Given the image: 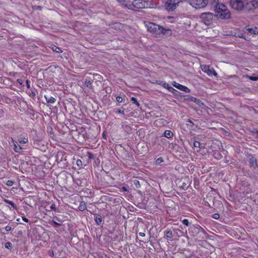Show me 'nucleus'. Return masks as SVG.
Wrapping results in <instances>:
<instances>
[{
    "mask_svg": "<svg viewBox=\"0 0 258 258\" xmlns=\"http://www.w3.org/2000/svg\"><path fill=\"white\" fill-rule=\"evenodd\" d=\"M149 7V1L144 0H134L132 2H127L125 4V8L133 11H136L140 9L148 8Z\"/></svg>",
    "mask_w": 258,
    "mask_h": 258,
    "instance_id": "f257e3e1",
    "label": "nucleus"
},
{
    "mask_svg": "<svg viewBox=\"0 0 258 258\" xmlns=\"http://www.w3.org/2000/svg\"><path fill=\"white\" fill-rule=\"evenodd\" d=\"M217 15L222 19H228L230 18V13L226 6L222 3L217 4L215 7Z\"/></svg>",
    "mask_w": 258,
    "mask_h": 258,
    "instance_id": "f03ea898",
    "label": "nucleus"
},
{
    "mask_svg": "<svg viewBox=\"0 0 258 258\" xmlns=\"http://www.w3.org/2000/svg\"><path fill=\"white\" fill-rule=\"evenodd\" d=\"M231 7L236 11H242L245 9V3L244 0H230Z\"/></svg>",
    "mask_w": 258,
    "mask_h": 258,
    "instance_id": "7ed1b4c3",
    "label": "nucleus"
},
{
    "mask_svg": "<svg viewBox=\"0 0 258 258\" xmlns=\"http://www.w3.org/2000/svg\"><path fill=\"white\" fill-rule=\"evenodd\" d=\"M145 26L148 31L157 34L158 31H162V28L160 27L159 25L151 22L145 23Z\"/></svg>",
    "mask_w": 258,
    "mask_h": 258,
    "instance_id": "20e7f679",
    "label": "nucleus"
},
{
    "mask_svg": "<svg viewBox=\"0 0 258 258\" xmlns=\"http://www.w3.org/2000/svg\"><path fill=\"white\" fill-rule=\"evenodd\" d=\"M190 5L196 9H202L205 8L208 3L206 0H189Z\"/></svg>",
    "mask_w": 258,
    "mask_h": 258,
    "instance_id": "39448f33",
    "label": "nucleus"
},
{
    "mask_svg": "<svg viewBox=\"0 0 258 258\" xmlns=\"http://www.w3.org/2000/svg\"><path fill=\"white\" fill-rule=\"evenodd\" d=\"M215 16L212 13L207 12L201 14V18L206 25H210Z\"/></svg>",
    "mask_w": 258,
    "mask_h": 258,
    "instance_id": "423d86ee",
    "label": "nucleus"
},
{
    "mask_svg": "<svg viewBox=\"0 0 258 258\" xmlns=\"http://www.w3.org/2000/svg\"><path fill=\"white\" fill-rule=\"evenodd\" d=\"M258 8V1L252 0L245 3V10L247 11H253Z\"/></svg>",
    "mask_w": 258,
    "mask_h": 258,
    "instance_id": "0eeeda50",
    "label": "nucleus"
},
{
    "mask_svg": "<svg viewBox=\"0 0 258 258\" xmlns=\"http://www.w3.org/2000/svg\"><path fill=\"white\" fill-rule=\"evenodd\" d=\"M201 69L202 71L207 73L209 76H216L217 74L214 71L213 68H211L209 66L202 65L201 66Z\"/></svg>",
    "mask_w": 258,
    "mask_h": 258,
    "instance_id": "6e6552de",
    "label": "nucleus"
},
{
    "mask_svg": "<svg viewBox=\"0 0 258 258\" xmlns=\"http://www.w3.org/2000/svg\"><path fill=\"white\" fill-rule=\"evenodd\" d=\"M177 5H178V3H176L171 0H168L165 3V6L166 9L168 11H173L175 9Z\"/></svg>",
    "mask_w": 258,
    "mask_h": 258,
    "instance_id": "1a4fd4ad",
    "label": "nucleus"
},
{
    "mask_svg": "<svg viewBox=\"0 0 258 258\" xmlns=\"http://www.w3.org/2000/svg\"><path fill=\"white\" fill-rule=\"evenodd\" d=\"M172 85L174 87L176 88L177 89H178L181 91H182L186 93L190 92V90L186 86L182 85H181L179 83H177L175 82H173L172 83Z\"/></svg>",
    "mask_w": 258,
    "mask_h": 258,
    "instance_id": "9d476101",
    "label": "nucleus"
},
{
    "mask_svg": "<svg viewBox=\"0 0 258 258\" xmlns=\"http://www.w3.org/2000/svg\"><path fill=\"white\" fill-rule=\"evenodd\" d=\"M12 143H13L14 144V150L17 152V153H20L22 150L23 149H24L23 148H22L21 146H20L19 145H18L17 144V142L15 141L14 140H13V139H12Z\"/></svg>",
    "mask_w": 258,
    "mask_h": 258,
    "instance_id": "9b49d317",
    "label": "nucleus"
},
{
    "mask_svg": "<svg viewBox=\"0 0 258 258\" xmlns=\"http://www.w3.org/2000/svg\"><path fill=\"white\" fill-rule=\"evenodd\" d=\"M44 98L48 103L52 104L56 101V99L54 97L50 96L44 95Z\"/></svg>",
    "mask_w": 258,
    "mask_h": 258,
    "instance_id": "f8f14e48",
    "label": "nucleus"
},
{
    "mask_svg": "<svg viewBox=\"0 0 258 258\" xmlns=\"http://www.w3.org/2000/svg\"><path fill=\"white\" fill-rule=\"evenodd\" d=\"M164 136L168 139H171L173 137V133L170 130H166Z\"/></svg>",
    "mask_w": 258,
    "mask_h": 258,
    "instance_id": "ddd939ff",
    "label": "nucleus"
},
{
    "mask_svg": "<svg viewBox=\"0 0 258 258\" xmlns=\"http://www.w3.org/2000/svg\"><path fill=\"white\" fill-rule=\"evenodd\" d=\"M18 141L20 144H26L28 142V138H26V137H24V138L20 137L18 139Z\"/></svg>",
    "mask_w": 258,
    "mask_h": 258,
    "instance_id": "4468645a",
    "label": "nucleus"
},
{
    "mask_svg": "<svg viewBox=\"0 0 258 258\" xmlns=\"http://www.w3.org/2000/svg\"><path fill=\"white\" fill-rule=\"evenodd\" d=\"M80 211H84L86 208V203L84 202H81L78 207Z\"/></svg>",
    "mask_w": 258,
    "mask_h": 258,
    "instance_id": "2eb2a0df",
    "label": "nucleus"
},
{
    "mask_svg": "<svg viewBox=\"0 0 258 258\" xmlns=\"http://www.w3.org/2000/svg\"><path fill=\"white\" fill-rule=\"evenodd\" d=\"M235 36L236 37H239V38H243L245 40H247V38H245V37L244 36V34L243 33L241 32H235Z\"/></svg>",
    "mask_w": 258,
    "mask_h": 258,
    "instance_id": "dca6fc26",
    "label": "nucleus"
},
{
    "mask_svg": "<svg viewBox=\"0 0 258 258\" xmlns=\"http://www.w3.org/2000/svg\"><path fill=\"white\" fill-rule=\"evenodd\" d=\"M95 220L97 225H100L102 222V217L100 215L96 216Z\"/></svg>",
    "mask_w": 258,
    "mask_h": 258,
    "instance_id": "f3484780",
    "label": "nucleus"
},
{
    "mask_svg": "<svg viewBox=\"0 0 258 258\" xmlns=\"http://www.w3.org/2000/svg\"><path fill=\"white\" fill-rule=\"evenodd\" d=\"M247 31H248L249 32H250V33H253V34H256L257 33H258V30L256 28H254V29H253V28H248L247 29Z\"/></svg>",
    "mask_w": 258,
    "mask_h": 258,
    "instance_id": "a211bd4d",
    "label": "nucleus"
},
{
    "mask_svg": "<svg viewBox=\"0 0 258 258\" xmlns=\"http://www.w3.org/2000/svg\"><path fill=\"white\" fill-rule=\"evenodd\" d=\"M172 233L171 230H168L165 232V236L167 238H171L172 237Z\"/></svg>",
    "mask_w": 258,
    "mask_h": 258,
    "instance_id": "6ab92c4d",
    "label": "nucleus"
},
{
    "mask_svg": "<svg viewBox=\"0 0 258 258\" xmlns=\"http://www.w3.org/2000/svg\"><path fill=\"white\" fill-rule=\"evenodd\" d=\"M52 50L54 51H55L57 53H60L62 52L61 49L56 46H53L52 47Z\"/></svg>",
    "mask_w": 258,
    "mask_h": 258,
    "instance_id": "aec40b11",
    "label": "nucleus"
},
{
    "mask_svg": "<svg viewBox=\"0 0 258 258\" xmlns=\"http://www.w3.org/2000/svg\"><path fill=\"white\" fill-rule=\"evenodd\" d=\"M163 162V160L162 157H159L156 159L155 161V164L157 165H160L161 163Z\"/></svg>",
    "mask_w": 258,
    "mask_h": 258,
    "instance_id": "412c9836",
    "label": "nucleus"
},
{
    "mask_svg": "<svg viewBox=\"0 0 258 258\" xmlns=\"http://www.w3.org/2000/svg\"><path fill=\"white\" fill-rule=\"evenodd\" d=\"M5 202L11 205L14 209H16V205L12 201L8 200H5Z\"/></svg>",
    "mask_w": 258,
    "mask_h": 258,
    "instance_id": "4be33fe9",
    "label": "nucleus"
},
{
    "mask_svg": "<svg viewBox=\"0 0 258 258\" xmlns=\"http://www.w3.org/2000/svg\"><path fill=\"white\" fill-rule=\"evenodd\" d=\"M131 100L133 101L134 103L136 104V105L139 107L140 106L139 103L138 102L137 99L135 97H132Z\"/></svg>",
    "mask_w": 258,
    "mask_h": 258,
    "instance_id": "5701e85b",
    "label": "nucleus"
},
{
    "mask_svg": "<svg viewBox=\"0 0 258 258\" xmlns=\"http://www.w3.org/2000/svg\"><path fill=\"white\" fill-rule=\"evenodd\" d=\"M250 162L252 166L256 165V159H255L254 158L252 157L250 159Z\"/></svg>",
    "mask_w": 258,
    "mask_h": 258,
    "instance_id": "b1692460",
    "label": "nucleus"
},
{
    "mask_svg": "<svg viewBox=\"0 0 258 258\" xmlns=\"http://www.w3.org/2000/svg\"><path fill=\"white\" fill-rule=\"evenodd\" d=\"M5 246L6 248L9 249L11 248L12 247V244L10 242H7L5 243Z\"/></svg>",
    "mask_w": 258,
    "mask_h": 258,
    "instance_id": "393cba45",
    "label": "nucleus"
},
{
    "mask_svg": "<svg viewBox=\"0 0 258 258\" xmlns=\"http://www.w3.org/2000/svg\"><path fill=\"white\" fill-rule=\"evenodd\" d=\"M85 85L86 86L88 87V88H90L91 87V85H92V83L89 80H86L85 81Z\"/></svg>",
    "mask_w": 258,
    "mask_h": 258,
    "instance_id": "a878e982",
    "label": "nucleus"
},
{
    "mask_svg": "<svg viewBox=\"0 0 258 258\" xmlns=\"http://www.w3.org/2000/svg\"><path fill=\"white\" fill-rule=\"evenodd\" d=\"M194 146L195 147L200 148L201 143L199 142H198V141H195L194 143Z\"/></svg>",
    "mask_w": 258,
    "mask_h": 258,
    "instance_id": "bb28decb",
    "label": "nucleus"
},
{
    "mask_svg": "<svg viewBox=\"0 0 258 258\" xmlns=\"http://www.w3.org/2000/svg\"><path fill=\"white\" fill-rule=\"evenodd\" d=\"M13 184H14L13 181L11 180H8L6 182V185L8 186H11L13 185Z\"/></svg>",
    "mask_w": 258,
    "mask_h": 258,
    "instance_id": "cd10ccee",
    "label": "nucleus"
},
{
    "mask_svg": "<svg viewBox=\"0 0 258 258\" xmlns=\"http://www.w3.org/2000/svg\"><path fill=\"white\" fill-rule=\"evenodd\" d=\"M182 223L186 226H188L189 225L188 221L186 219H184L182 220Z\"/></svg>",
    "mask_w": 258,
    "mask_h": 258,
    "instance_id": "c85d7f7f",
    "label": "nucleus"
},
{
    "mask_svg": "<svg viewBox=\"0 0 258 258\" xmlns=\"http://www.w3.org/2000/svg\"><path fill=\"white\" fill-rule=\"evenodd\" d=\"M116 100L117 101V102L120 103L122 101L123 99L121 97L117 96L116 98Z\"/></svg>",
    "mask_w": 258,
    "mask_h": 258,
    "instance_id": "c756f323",
    "label": "nucleus"
},
{
    "mask_svg": "<svg viewBox=\"0 0 258 258\" xmlns=\"http://www.w3.org/2000/svg\"><path fill=\"white\" fill-rule=\"evenodd\" d=\"M50 210H53V211H55L56 210V206H55V205L54 204H53L51 205L50 207Z\"/></svg>",
    "mask_w": 258,
    "mask_h": 258,
    "instance_id": "7c9ffc66",
    "label": "nucleus"
},
{
    "mask_svg": "<svg viewBox=\"0 0 258 258\" xmlns=\"http://www.w3.org/2000/svg\"><path fill=\"white\" fill-rule=\"evenodd\" d=\"M118 2L121 3L124 7L125 4L127 2L125 0H116Z\"/></svg>",
    "mask_w": 258,
    "mask_h": 258,
    "instance_id": "2f4dec72",
    "label": "nucleus"
},
{
    "mask_svg": "<svg viewBox=\"0 0 258 258\" xmlns=\"http://www.w3.org/2000/svg\"><path fill=\"white\" fill-rule=\"evenodd\" d=\"M5 230L7 231H10L12 230V228L10 226L8 225L5 227Z\"/></svg>",
    "mask_w": 258,
    "mask_h": 258,
    "instance_id": "473e14b6",
    "label": "nucleus"
},
{
    "mask_svg": "<svg viewBox=\"0 0 258 258\" xmlns=\"http://www.w3.org/2000/svg\"><path fill=\"white\" fill-rule=\"evenodd\" d=\"M213 218L215 219H218L219 218V215L218 214H214L213 215Z\"/></svg>",
    "mask_w": 258,
    "mask_h": 258,
    "instance_id": "72a5a7b5",
    "label": "nucleus"
},
{
    "mask_svg": "<svg viewBox=\"0 0 258 258\" xmlns=\"http://www.w3.org/2000/svg\"><path fill=\"white\" fill-rule=\"evenodd\" d=\"M163 86L165 88H167V89H168L170 86H169V85L168 83H163Z\"/></svg>",
    "mask_w": 258,
    "mask_h": 258,
    "instance_id": "f704fd0d",
    "label": "nucleus"
},
{
    "mask_svg": "<svg viewBox=\"0 0 258 258\" xmlns=\"http://www.w3.org/2000/svg\"><path fill=\"white\" fill-rule=\"evenodd\" d=\"M52 222L54 224V225L56 227L60 226V224H59L58 223L55 222V221H52Z\"/></svg>",
    "mask_w": 258,
    "mask_h": 258,
    "instance_id": "c9c22d12",
    "label": "nucleus"
},
{
    "mask_svg": "<svg viewBox=\"0 0 258 258\" xmlns=\"http://www.w3.org/2000/svg\"><path fill=\"white\" fill-rule=\"evenodd\" d=\"M117 112L118 113H122V114H124V110H121V109H117Z\"/></svg>",
    "mask_w": 258,
    "mask_h": 258,
    "instance_id": "e433bc0d",
    "label": "nucleus"
},
{
    "mask_svg": "<svg viewBox=\"0 0 258 258\" xmlns=\"http://www.w3.org/2000/svg\"><path fill=\"white\" fill-rule=\"evenodd\" d=\"M249 79L251 80H253V81H256L257 80H258L257 78L254 77H249Z\"/></svg>",
    "mask_w": 258,
    "mask_h": 258,
    "instance_id": "4c0bfd02",
    "label": "nucleus"
},
{
    "mask_svg": "<svg viewBox=\"0 0 258 258\" xmlns=\"http://www.w3.org/2000/svg\"><path fill=\"white\" fill-rule=\"evenodd\" d=\"M198 230L199 232H203L204 233H205V231H204V230L203 229V228H202V227H199V228H198Z\"/></svg>",
    "mask_w": 258,
    "mask_h": 258,
    "instance_id": "58836bf2",
    "label": "nucleus"
},
{
    "mask_svg": "<svg viewBox=\"0 0 258 258\" xmlns=\"http://www.w3.org/2000/svg\"><path fill=\"white\" fill-rule=\"evenodd\" d=\"M167 89L170 92H173V91L175 90L173 87L171 86H169Z\"/></svg>",
    "mask_w": 258,
    "mask_h": 258,
    "instance_id": "ea45409f",
    "label": "nucleus"
},
{
    "mask_svg": "<svg viewBox=\"0 0 258 258\" xmlns=\"http://www.w3.org/2000/svg\"><path fill=\"white\" fill-rule=\"evenodd\" d=\"M26 86H27V88H29L30 87V81L28 80L26 81Z\"/></svg>",
    "mask_w": 258,
    "mask_h": 258,
    "instance_id": "a19ab883",
    "label": "nucleus"
},
{
    "mask_svg": "<svg viewBox=\"0 0 258 258\" xmlns=\"http://www.w3.org/2000/svg\"><path fill=\"white\" fill-rule=\"evenodd\" d=\"M22 220L25 222H28L29 221V220L24 217H22Z\"/></svg>",
    "mask_w": 258,
    "mask_h": 258,
    "instance_id": "79ce46f5",
    "label": "nucleus"
},
{
    "mask_svg": "<svg viewBox=\"0 0 258 258\" xmlns=\"http://www.w3.org/2000/svg\"><path fill=\"white\" fill-rule=\"evenodd\" d=\"M17 82L20 85H22L23 84V81L21 79H18Z\"/></svg>",
    "mask_w": 258,
    "mask_h": 258,
    "instance_id": "37998d69",
    "label": "nucleus"
},
{
    "mask_svg": "<svg viewBox=\"0 0 258 258\" xmlns=\"http://www.w3.org/2000/svg\"><path fill=\"white\" fill-rule=\"evenodd\" d=\"M139 235L140 236H142V237H144L145 236V234L143 232H140L139 233Z\"/></svg>",
    "mask_w": 258,
    "mask_h": 258,
    "instance_id": "c03bdc74",
    "label": "nucleus"
},
{
    "mask_svg": "<svg viewBox=\"0 0 258 258\" xmlns=\"http://www.w3.org/2000/svg\"><path fill=\"white\" fill-rule=\"evenodd\" d=\"M81 163H82V161H81V160H78L77 161V165H78V166H79V165H80V164H81Z\"/></svg>",
    "mask_w": 258,
    "mask_h": 258,
    "instance_id": "a18cd8bd",
    "label": "nucleus"
},
{
    "mask_svg": "<svg viewBox=\"0 0 258 258\" xmlns=\"http://www.w3.org/2000/svg\"><path fill=\"white\" fill-rule=\"evenodd\" d=\"M209 0H206V1L207 2V3H208V2H209Z\"/></svg>",
    "mask_w": 258,
    "mask_h": 258,
    "instance_id": "49530a36",
    "label": "nucleus"
}]
</instances>
